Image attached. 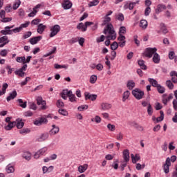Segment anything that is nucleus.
Returning a JSON list of instances; mask_svg holds the SVG:
<instances>
[{
    "instance_id": "24",
    "label": "nucleus",
    "mask_w": 177,
    "mask_h": 177,
    "mask_svg": "<svg viewBox=\"0 0 177 177\" xmlns=\"http://www.w3.org/2000/svg\"><path fill=\"white\" fill-rule=\"evenodd\" d=\"M169 59L170 60H174L175 63L177 62V56L175 55L174 51H169Z\"/></svg>"
},
{
    "instance_id": "61",
    "label": "nucleus",
    "mask_w": 177,
    "mask_h": 177,
    "mask_svg": "<svg viewBox=\"0 0 177 177\" xmlns=\"http://www.w3.org/2000/svg\"><path fill=\"white\" fill-rule=\"evenodd\" d=\"M117 19L119 20V21H124V14L119 13L117 16Z\"/></svg>"
},
{
    "instance_id": "11",
    "label": "nucleus",
    "mask_w": 177,
    "mask_h": 177,
    "mask_svg": "<svg viewBox=\"0 0 177 177\" xmlns=\"http://www.w3.org/2000/svg\"><path fill=\"white\" fill-rule=\"evenodd\" d=\"M37 103L38 106H41V109L45 110L46 109V102L42 100V97H37Z\"/></svg>"
},
{
    "instance_id": "25",
    "label": "nucleus",
    "mask_w": 177,
    "mask_h": 177,
    "mask_svg": "<svg viewBox=\"0 0 177 177\" xmlns=\"http://www.w3.org/2000/svg\"><path fill=\"white\" fill-rule=\"evenodd\" d=\"M148 81L151 85H152L154 88H157L160 84H158V82L157 80L152 79V78H149Z\"/></svg>"
},
{
    "instance_id": "39",
    "label": "nucleus",
    "mask_w": 177,
    "mask_h": 177,
    "mask_svg": "<svg viewBox=\"0 0 177 177\" xmlns=\"http://www.w3.org/2000/svg\"><path fill=\"white\" fill-rule=\"evenodd\" d=\"M160 116L156 118V122H161L164 120V112L160 111Z\"/></svg>"
},
{
    "instance_id": "1",
    "label": "nucleus",
    "mask_w": 177,
    "mask_h": 177,
    "mask_svg": "<svg viewBox=\"0 0 177 177\" xmlns=\"http://www.w3.org/2000/svg\"><path fill=\"white\" fill-rule=\"evenodd\" d=\"M110 21H111V18L110 17L105 16L104 21L102 24V26H106L104 30V34H105V35L109 34L107 36L109 39H115V38H117V33H115L114 26H113V24H111Z\"/></svg>"
},
{
    "instance_id": "14",
    "label": "nucleus",
    "mask_w": 177,
    "mask_h": 177,
    "mask_svg": "<svg viewBox=\"0 0 177 177\" xmlns=\"http://www.w3.org/2000/svg\"><path fill=\"white\" fill-rule=\"evenodd\" d=\"M46 30V26L39 24L37 26V32L38 34H43L44 31Z\"/></svg>"
},
{
    "instance_id": "29",
    "label": "nucleus",
    "mask_w": 177,
    "mask_h": 177,
    "mask_svg": "<svg viewBox=\"0 0 177 177\" xmlns=\"http://www.w3.org/2000/svg\"><path fill=\"white\" fill-rule=\"evenodd\" d=\"M15 127H16V122H12L8 123V124L5 127V129L6 131H10V129Z\"/></svg>"
},
{
    "instance_id": "43",
    "label": "nucleus",
    "mask_w": 177,
    "mask_h": 177,
    "mask_svg": "<svg viewBox=\"0 0 177 177\" xmlns=\"http://www.w3.org/2000/svg\"><path fill=\"white\" fill-rule=\"evenodd\" d=\"M156 88L158 93H164V92H165V88L160 84Z\"/></svg>"
},
{
    "instance_id": "21",
    "label": "nucleus",
    "mask_w": 177,
    "mask_h": 177,
    "mask_svg": "<svg viewBox=\"0 0 177 177\" xmlns=\"http://www.w3.org/2000/svg\"><path fill=\"white\" fill-rule=\"evenodd\" d=\"M170 76L171 77V81L174 84H177V73L176 71H171L170 73Z\"/></svg>"
},
{
    "instance_id": "22",
    "label": "nucleus",
    "mask_w": 177,
    "mask_h": 177,
    "mask_svg": "<svg viewBox=\"0 0 177 177\" xmlns=\"http://www.w3.org/2000/svg\"><path fill=\"white\" fill-rule=\"evenodd\" d=\"M17 96V92L16 91H12L11 93H10L9 96L7 97V102H10V100H13L15 97Z\"/></svg>"
},
{
    "instance_id": "17",
    "label": "nucleus",
    "mask_w": 177,
    "mask_h": 177,
    "mask_svg": "<svg viewBox=\"0 0 177 177\" xmlns=\"http://www.w3.org/2000/svg\"><path fill=\"white\" fill-rule=\"evenodd\" d=\"M123 158L126 162H128V161H129V150L124 149L123 151Z\"/></svg>"
},
{
    "instance_id": "41",
    "label": "nucleus",
    "mask_w": 177,
    "mask_h": 177,
    "mask_svg": "<svg viewBox=\"0 0 177 177\" xmlns=\"http://www.w3.org/2000/svg\"><path fill=\"white\" fill-rule=\"evenodd\" d=\"M30 132H31L30 129H22L19 130V133H21V135H26L27 133H30Z\"/></svg>"
},
{
    "instance_id": "16",
    "label": "nucleus",
    "mask_w": 177,
    "mask_h": 177,
    "mask_svg": "<svg viewBox=\"0 0 177 177\" xmlns=\"http://www.w3.org/2000/svg\"><path fill=\"white\" fill-rule=\"evenodd\" d=\"M165 96V95H163L162 103H164L165 105L167 106V104H168V102L174 98V95H172V94H169L168 97H166Z\"/></svg>"
},
{
    "instance_id": "3",
    "label": "nucleus",
    "mask_w": 177,
    "mask_h": 177,
    "mask_svg": "<svg viewBox=\"0 0 177 177\" xmlns=\"http://www.w3.org/2000/svg\"><path fill=\"white\" fill-rule=\"evenodd\" d=\"M132 95L137 99V100H140V99H143V96H145V92L139 88H135L132 91Z\"/></svg>"
},
{
    "instance_id": "31",
    "label": "nucleus",
    "mask_w": 177,
    "mask_h": 177,
    "mask_svg": "<svg viewBox=\"0 0 177 177\" xmlns=\"http://www.w3.org/2000/svg\"><path fill=\"white\" fill-rule=\"evenodd\" d=\"M131 158H132V162L133 164H136L139 160H140V156H139L138 154L133 156V154L131 155Z\"/></svg>"
},
{
    "instance_id": "2",
    "label": "nucleus",
    "mask_w": 177,
    "mask_h": 177,
    "mask_svg": "<svg viewBox=\"0 0 177 177\" xmlns=\"http://www.w3.org/2000/svg\"><path fill=\"white\" fill-rule=\"evenodd\" d=\"M157 52V48H147L144 53H142L143 56H145V57H149V59L153 57V55Z\"/></svg>"
},
{
    "instance_id": "38",
    "label": "nucleus",
    "mask_w": 177,
    "mask_h": 177,
    "mask_svg": "<svg viewBox=\"0 0 177 177\" xmlns=\"http://www.w3.org/2000/svg\"><path fill=\"white\" fill-rule=\"evenodd\" d=\"M21 3V1H20V0H16L12 6V9L14 10H16L19 8V6H20Z\"/></svg>"
},
{
    "instance_id": "42",
    "label": "nucleus",
    "mask_w": 177,
    "mask_h": 177,
    "mask_svg": "<svg viewBox=\"0 0 177 177\" xmlns=\"http://www.w3.org/2000/svg\"><path fill=\"white\" fill-rule=\"evenodd\" d=\"M99 5V0H93L88 3L89 8H92V6H96Z\"/></svg>"
},
{
    "instance_id": "26",
    "label": "nucleus",
    "mask_w": 177,
    "mask_h": 177,
    "mask_svg": "<svg viewBox=\"0 0 177 177\" xmlns=\"http://www.w3.org/2000/svg\"><path fill=\"white\" fill-rule=\"evenodd\" d=\"M6 171L7 174H13L15 172V167L10 164L6 166Z\"/></svg>"
},
{
    "instance_id": "46",
    "label": "nucleus",
    "mask_w": 177,
    "mask_h": 177,
    "mask_svg": "<svg viewBox=\"0 0 177 177\" xmlns=\"http://www.w3.org/2000/svg\"><path fill=\"white\" fill-rule=\"evenodd\" d=\"M147 113L149 115H153V106H151V104H148L147 106Z\"/></svg>"
},
{
    "instance_id": "50",
    "label": "nucleus",
    "mask_w": 177,
    "mask_h": 177,
    "mask_svg": "<svg viewBox=\"0 0 177 177\" xmlns=\"http://www.w3.org/2000/svg\"><path fill=\"white\" fill-rule=\"evenodd\" d=\"M127 32V28L124 26H122L119 29V35H122V34H125Z\"/></svg>"
},
{
    "instance_id": "20",
    "label": "nucleus",
    "mask_w": 177,
    "mask_h": 177,
    "mask_svg": "<svg viewBox=\"0 0 177 177\" xmlns=\"http://www.w3.org/2000/svg\"><path fill=\"white\" fill-rule=\"evenodd\" d=\"M14 122H16L15 125L18 129H21V128L24 127V122L21 121L20 119H17L16 121H14Z\"/></svg>"
},
{
    "instance_id": "64",
    "label": "nucleus",
    "mask_w": 177,
    "mask_h": 177,
    "mask_svg": "<svg viewBox=\"0 0 177 177\" xmlns=\"http://www.w3.org/2000/svg\"><path fill=\"white\" fill-rule=\"evenodd\" d=\"M164 172L166 174H169V166H167L166 165H163Z\"/></svg>"
},
{
    "instance_id": "52",
    "label": "nucleus",
    "mask_w": 177,
    "mask_h": 177,
    "mask_svg": "<svg viewBox=\"0 0 177 177\" xmlns=\"http://www.w3.org/2000/svg\"><path fill=\"white\" fill-rule=\"evenodd\" d=\"M88 105L84 104V105H82L78 106L77 110H79V111H84V110H88Z\"/></svg>"
},
{
    "instance_id": "32",
    "label": "nucleus",
    "mask_w": 177,
    "mask_h": 177,
    "mask_svg": "<svg viewBox=\"0 0 177 177\" xmlns=\"http://www.w3.org/2000/svg\"><path fill=\"white\" fill-rule=\"evenodd\" d=\"M17 102L19 104V106L22 107V109H26V107H27V102H23L22 99H18Z\"/></svg>"
},
{
    "instance_id": "30",
    "label": "nucleus",
    "mask_w": 177,
    "mask_h": 177,
    "mask_svg": "<svg viewBox=\"0 0 177 177\" xmlns=\"http://www.w3.org/2000/svg\"><path fill=\"white\" fill-rule=\"evenodd\" d=\"M77 30H81L82 32H85L86 31V27L84 25V23L81 22L77 26Z\"/></svg>"
},
{
    "instance_id": "47",
    "label": "nucleus",
    "mask_w": 177,
    "mask_h": 177,
    "mask_svg": "<svg viewBox=\"0 0 177 177\" xmlns=\"http://www.w3.org/2000/svg\"><path fill=\"white\" fill-rule=\"evenodd\" d=\"M107 128H108L109 131H111V132H114V131H115V125H114V124H108Z\"/></svg>"
},
{
    "instance_id": "48",
    "label": "nucleus",
    "mask_w": 177,
    "mask_h": 177,
    "mask_svg": "<svg viewBox=\"0 0 177 177\" xmlns=\"http://www.w3.org/2000/svg\"><path fill=\"white\" fill-rule=\"evenodd\" d=\"M111 49H112V50H116V49H118V43L117 41H114L111 45Z\"/></svg>"
},
{
    "instance_id": "59",
    "label": "nucleus",
    "mask_w": 177,
    "mask_h": 177,
    "mask_svg": "<svg viewBox=\"0 0 177 177\" xmlns=\"http://www.w3.org/2000/svg\"><path fill=\"white\" fill-rule=\"evenodd\" d=\"M41 23V19H35L31 21V24H34V26H37Z\"/></svg>"
},
{
    "instance_id": "49",
    "label": "nucleus",
    "mask_w": 177,
    "mask_h": 177,
    "mask_svg": "<svg viewBox=\"0 0 177 177\" xmlns=\"http://www.w3.org/2000/svg\"><path fill=\"white\" fill-rule=\"evenodd\" d=\"M49 169H53V166H50L48 168L46 166L42 167L43 174H46L48 172Z\"/></svg>"
},
{
    "instance_id": "63",
    "label": "nucleus",
    "mask_w": 177,
    "mask_h": 177,
    "mask_svg": "<svg viewBox=\"0 0 177 177\" xmlns=\"http://www.w3.org/2000/svg\"><path fill=\"white\" fill-rule=\"evenodd\" d=\"M134 42L137 45V46H140V41L138 39V35H135L133 37Z\"/></svg>"
},
{
    "instance_id": "4",
    "label": "nucleus",
    "mask_w": 177,
    "mask_h": 177,
    "mask_svg": "<svg viewBox=\"0 0 177 177\" xmlns=\"http://www.w3.org/2000/svg\"><path fill=\"white\" fill-rule=\"evenodd\" d=\"M50 38H53V37L57 35L58 32L60 31V26L55 25L50 28Z\"/></svg>"
},
{
    "instance_id": "15",
    "label": "nucleus",
    "mask_w": 177,
    "mask_h": 177,
    "mask_svg": "<svg viewBox=\"0 0 177 177\" xmlns=\"http://www.w3.org/2000/svg\"><path fill=\"white\" fill-rule=\"evenodd\" d=\"M111 109V104L107 102H103L101 104V110H110Z\"/></svg>"
},
{
    "instance_id": "23",
    "label": "nucleus",
    "mask_w": 177,
    "mask_h": 177,
    "mask_svg": "<svg viewBox=\"0 0 177 177\" xmlns=\"http://www.w3.org/2000/svg\"><path fill=\"white\" fill-rule=\"evenodd\" d=\"M167 9V6L164 4H159L157 6V9L156 10V13H160V12H162V10H165Z\"/></svg>"
},
{
    "instance_id": "51",
    "label": "nucleus",
    "mask_w": 177,
    "mask_h": 177,
    "mask_svg": "<svg viewBox=\"0 0 177 177\" xmlns=\"http://www.w3.org/2000/svg\"><path fill=\"white\" fill-rule=\"evenodd\" d=\"M58 113L61 114L62 115L67 116L68 115V112L66 109H59L58 111Z\"/></svg>"
},
{
    "instance_id": "44",
    "label": "nucleus",
    "mask_w": 177,
    "mask_h": 177,
    "mask_svg": "<svg viewBox=\"0 0 177 177\" xmlns=\"http://www.w3.org/2000/svg\"><path fill=\"white\" fill-rule=\"evenodd\" d=\"M138 65L140 66V68L142 70H146L147 68L146 67V65H145V61H143V60H139L138 61Z\"/></svg>"
},
{
    "instance_id": "53",
    "label": "nucleus",
    "mask_w": 177,
    "mask_h": 177,
    "mask_svg": "<svg viewBox=\"0 0 177 177\" xmlns=\"http://www.w3.org/2000/svg\"><path fill=\"white\" fill-rule=\"evenodd\" d=\"M166 85L169 88V89H174V84H172V82L171 80H167L166 82Z\"/></svg>"
},
{
    "instance_id": "5",
    "label": "nucleus",
    "mask_w": 177,
    "mask_h": 177,
    "mask_svg": "<svg viewBox=\"0 0 177 177\" xmlns=\"http://www.w3.org/2000/svg\"><path fill=\"white\" fill-rule=\"evenodd\" d=\"M26 70L27 64H24L21 68H19L18 71H16L15 74L16 75H19V77H21V78H24V76L26 75V73L24 71H26Z\"/></svg>"
},
{
    "instance_id": "34",
    "label": "nucleus",
    "mask_w": 177,
    "mask_h": 177,
    "mask_svg": "<svg viewBox=\"0 0 177 177\" xmlns=\"http://www.w3.org/2000/svg\"><path fill=\"white\" fill-rule=\"evenodd\" d=\"M131 93L129 92V91H126L122 95V102H125L127 99L129 97Z\"/></svg>"
},
{
    "instance_id": "8",
    "label": "nucleus",
    "mask_w": 177,
    "mask_h": 177,
    "mask_svg": "<svg viewBox=\"0 0 177 177\" xmlns=\"http://www.w3.org/2000/svg\"><path fill=\"white\" fill-rule=\"evenodd\" d=\"M46 151H48V148H46V147H44V148L39 149L35 153L34 158H36V160L39 158V156H44V154H45V153H46Z\"/></svg>"
},
{
    "instance_id": "6",
    "label": "nucleus",
    "mask_w": 177,
    "mask_h": 177,
    "mask_svg": "<svg viewBox=\"0 0 177 177\" xmlns=\"http://www.w3.org/2000/svg\"><path fill=\"white\" fill-rule=\"evenodd\" d=\"M84 97H85V100H91L92 102H95V100L97 99V95L91 94L89 92H85Z\"/></svg>"
},
{
    "instance_id": "62",
    "label": "nucleus",
    "mask_w": 177,
    "mask_h": 177,
    "mask_svg": "<svg viewBox=\"0 0 177 177\" xmlns=\"http://www.w3.org/2000/svg\"><path fill=\"white\" fill-rule=\"evenodd\" d=\"M32 33L30 31L26 32L24 35L23 36V39H27V38H30V36L32 35Z\"/></svg>"
},
{
    "instance_id": "55",
    "label": "nucleus",
    "mask_w": 177,
    "mask_h": 177,
    "mask_svg": "<svg viewBox=\"0 0 177 177\" xmlns=\"http://www.w3.org/2000/svg\"><path fill=\"white\" fill-rule=\"evenodd\" d=\"M125 39H126L125 36L122 35H119V37H118V41H119V42L126 41Z\"/></svg>"
},
{
    "instance_id": "10",
    "label": "nucleus",
    "mask_w": 177,
    "mask_h": 177,
    "mask_svg": "<svg viewBox=\"0 0 177 177\" xmlns=\"http://www.w3.org/2000/svg\"><path fill=\"white\" fill-rule=\"evenodd\" d=\"M60 131V128L59 127L56 126L55 124L52 125V129L49 131V133L50 136H53L55 135H57V133H59Z\"/></svg>"
},
{
    "instance_id": "37",
    "label": "nucleus",
    "mask_w": 177,
    "mask_h": 177,
    "mask_svg": "<svg viewBox=\"0 0 177 177\" xmlns=\"http://www.w3.org/2000/svg\"><path fill=\"white\" fill-rule=\"evenodd\" d=\"M68 97L69 98L70 102H77V97H75V95L73 94V92L69 94Z\"/></svg>"
},
{
    "instance_id": "56",
    "label": "nucleus",
    "mask_w": 177,
    "mask_h": 177,
    "mask_svg": "<svg viewBox=\"0 0 177 177\" xmlns=\"http://www.w3.org/2000/svg\"><path fill=\"white\" fill-rule=\"evenodd\" d=\"M28 26H30V21H26L25 24H21V26L19 27H20L21 30H23V28H27V27H28Z\"/></svg>"
},
{
    "instance_id": "60",
    "label": "nucleus",
    "mask_w": 177,
    "mask_h": 177,
    "mask_svg": "<svg viewBox=\"0 0 177 177\" xmlns=\"http://www.w3.org/2000/svg\"><path fill=\"white\" fill-rule=\"evenodd\" d=\"M57 106L64 107V103L63 102V101H62V100H58L57 101Z\"/></svg>"
},
{
    "instance_id": "35",
    "label": "nucleus",
    "mask_w": 177,
    "mask_h": 177,
    "mask_svg": "<svg viewBox=\"0 0 177 177\" xmlns=\"http://www.w3.org/2000/svg\"><path fill=\"white\" fill-rule=\"evenodd\" d=\"M1 34L3 35H11V34H13V32H12V30L5 29L1 30Z\"/></svg>"
},
{
    "instance_id": "36",
    "label": "nucleus",
    "mask_w": 177,
    "mask_h": 177,
    "mask_svg": "<svg viewBox=\"0 0 177 177\" xmlns=\"http://www.w3.org/2000/svg\"><path fill=\"white\" fill-rule=\"evenodd\" d=\"M147 21L145 20V19H142L140 21V26L142 28H147Z\"/></svg>"
},
{
    "instance_id": "54",
    "label": "nucleus",
    "mask_w": 177,
    "mask_h": 177,
    "mask_svg": "<svg viewBox=\"0 0 177 177\" xmlns=\"http://www.w3.org/2000/svg\"><path fill=\"white\" fill-rule=\"evenodd\" d=\"M24 60H25V57H17L16 59V61L17 62V63H22L23 64H24Z\"/></svg>"
},
{
    "instance_id": "45",
    "label": "nucleus",
    "mask_w": 177,
    "mask_h": 177,
    "mask_svg": "<svg viewBox=\"0 0 177 177\" xmlns=\"http://www.w3.org/2000/svg\"><path fill=\"white\" fill-rule=\"evenodd\" d=\"M97 81V76L93 75L90 77V83L95 84Z\"/></svg>"
},
{
    "instance_id": "13",
    "label": "nucleus",
    "mask_w": 177,
    "mask_h": 177,
    "mask_svg": "<svg viewBox=\"0 0 177 177\" xmlns=\"http://www.w3.org/2000/svg\"><path fill=\"white\" fill-rule=\"evenodd\" d=\"M41 39H42V36L34 37L30 39L29 42L31 45H36Z\"/></svg>"
},
{
    "instance_id": "33",
    "label": "nucleus",
    "mask_w": 177,
    "mask_h": 177,
    "mask_svg": "<svg viewBox=\"0 0 177 177\" xmlns=\"http://www.w3.org/2000/svg\"><path fill=\"white\" fill-rule=\"evenodd\" d=\"M22 157L27 161H30L31 160V153L30 152H24Z\"/></svg>"
},
{
    "instance_id": "58",
    "label": "nucleus",
    "mask_w": 177,
    "mask_h": 177,
    "mask_svg": "<svg viewBox=\"0 0 177 177\" xmlns=\"http://www.w3.org/2000/svg\"><path fill=\"white\" fill-rule=\"evenodd\" d=\"M8 86H9V85L7 83H4L3 84V88H2L3 94L5 95V93H6V89H8Z\"/></svg>"
},
{
    "instance_id": "28",
    "label": "nucleus",
    "mask_w": 177,
    "mask_h": 177,
    "mask_svg": "<svg viewBox=\"0 0 177 177\" xmlns=\"http://www.w3.org/2000/svg\"><path fill=\"white\" fill-rule=\"evenodd\" d=\"M160 55H158V53H156L153 57V63H155L156 64H158V63H160Z\"/></svg>"
},
{
    "instance_id": "9",
    "label": "nucleus",
    "mask_w": 177,
    "mask_h": 177,
    "mask_svg": "<svg viewBox=\"0 0 177 177\" xmlns=\"http://www.w3.org/2000/svg\"><path fill=\"white\" fill-rule=\"evenodd\" d=\"M34 124L37 127H40L42 124H48V119L46 118H40L39 119L35 120Z\"/></svg>"
},
{
    "instance_id": "27",
    "label": "nucleus",
    "mask_w": 177,
    "mask_h": 177,
    "mask_svg": "<svg viewBox=\"0 0 177 177\" xmlns=\"http://www.w3.org/2000/svg\"><path fill=\"white\" fill-rule=\"evenodd\" d=\"M127 87L130 91H132V89L135 88V82H133V80H129L127 82Z\"/></svg>"
},
{
    "instance_id": "57",
    "label": "nucleus",
    "mask_w": 177,
    "mask_h": 177,
    "mask_svg": "<svg viewBox=\"0 0 177 177\" xmlns=\"http://www.w3.org/2000/svg\"><path fill=\"white\" fill-rule=\"evenodd\" d=\"M151 12V8L150 7H147L145 10V15L149 16L150 13Z\"/></svg>"
},
{
    "instance_id": "19",
    "label": "nucleus",
    "mask_w": 177,
    "mask_h": 177,
    "mask_svg": "<svg viewBox=\"0 0 177 177\" xmlns=\"http://www.w3.org/2000/svg\"><path fill=\"white\" fill-rule=\"evenodd\" d=\"M49 138V133H44L40 136V137L38 138L39 142H45V140H47V139Z\"/></svg>"
},
{
    "instance_id": "12",
    "label": "nucleus",
    "mask_w": 177,
    "mask_h": 177,
    "mask_svg": "<svg viewBox=\"0 0 177 177\" xmlns=\"http://www.w3.org/2000/svg\"><path fill=\"white\" fill-rule=\"evenodd\" d=\"M10 41L9 39H8V36H3L0 37V48H3L5 45L9 44Z\"/></svg>"
},
{
    "instance_id": "18",
    "label": "nucleus",
    "mask_w": 177,
    "mask_h": 177,
    "mask_svg": "<svg viewBox=\"0 0 177 177\" xmlns=\"http://www.w3.org/2000/svg\"><path fill=\"white\" fill-rule=\"evenodd\" d=\"M86 169H88V164H84L78 167V172H80V174H84Z\"/></svg>"
},
{
    "instance_id": "40",
    "label": "nucleus",
    "mask_w": 177,
    "mask_h": 177,
    "mask_svg": "<svg viewBox=\"0 0 177 177\" xmlns=\"http://www.w3.org/2000/svg\"><path fill=\"white\" fill-rule=\"evenodd\" d=\"M160 30L163 34H167V32H168V29H167V26H165V24H160Z\"/></svg>"
},
{
    "instance_id": "7",
    "label": "nucleus",
    "mask_w": 177,
    "mask_h": 177,
    "mask_svg": "<svg viewBox=\"0 0 177 177\" xmlns=\"http://www.w3.org/2000/svg\"><path fill=\"white\" fill-rule=\"evenodd\" d=\"M62 6L65 10H67L68 9H71L73 3H71L70 0H63Z\"/></svg>"
}]
</instances>
